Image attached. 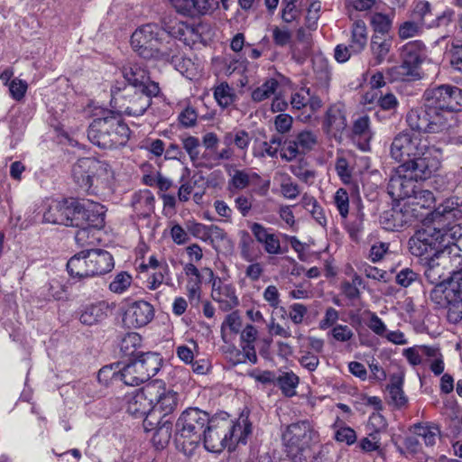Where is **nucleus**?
Wrapping results in <instances>:
<instances>
[{
	"label": "nucleus",
	"instance_id": "f257e3e1",
	"mask_svg": "<svg viewBox=\"0 0 462 462\" xmlns=\"http://www.w3.org/2000/svg\"><path fill=\"white\" fill-rule=\"evenodd\" d=\"M208 422L201 443L212 453H219L226 448L231 449L239 443L245 444L252 432V425L247 419H243L242 423L234 422L225 411L211 415Z\"/></svg>",
	"mask_w": 462,
	"mask_h": 462
},
{
	"label": "nucleus",
	"instance_id": "f03ea898",
	"mask_svg": "<svg viewBox=\"0 0 462 462\" xmlns=\"http://www.w3.org/2000/svg\"><path fill=\"white\" fill-rule=\"evenodd\" d=\"M88 128V138L91 143L104 150L124 146L130 137V128L120 113L102 109Z\"/></svg>",
	"mask_w": 462,
	"mask_h": 462
},
{
	"label": "nucleus",
	"instance_id": "7ed1b4c3",
	"mask_svg": "<svg viewBox=\"0 0 462 462\" xmlns=\"http://www.w3.org/2000/svg\"><path fill=\"white\" fill-rule=\"evenodd\" d=\"M210 417V413L198 407H189L180 414L175 423L174 440L185 455L191 456L201 444Z\"/></svg>",
	"mask_w": 462,
	"mask_h": 462
},
{
	"label": "nucleus",
	"instance_id": "20e7f679",
	"mask_svg": "<svg viewBox=\"0 0 462 462\" xmlns=\"http://www.w3.org/2000/svg\"><path fill=\"white\" fill-rule=\"evenodd\" d=\"M411 201L405 203V206L411 207L416 215L414 219L419 221L428 220L429 222H440L443 218L448 219L462 217V200L457 197L446 199L438 207H435L436 198L429 189L416 188L411 197Z\"/></svg>",
	"mask_w": 462,
	"mask_h": 462
},
{
	"label": "nucleus",
	"instance_id": "39448f33",
	"mask_svg": "<svg viewBox=\"0 0 462 462\" xmlns=\"http://www.w3.org/2000/svg\"><path fill=\"white\" fill-rule=\"evenodd\" d=\"M165 32L157 23H146L137 28L131 36L133 50L144 60H168L171 55V41L165 42Z\"/></svg>",
	"mask_w": 462,
	"mask_h": 462
},
{
	"label": "nucleus",
	"instance_id": "423d86ee",
	"mask_svg": "<svg viewBox=\"0 0 462 462\" xmlns=\"http://www.w3.org/2000/svg\"><path fill=\"white\" fill-rule=\"evenodd\" d=\"M441 229L437 226H427L418 229L409 239V249L412 255L420 257L421 260L430 258H440L453 261V258L443 241Z\"/></svg>",
	"mask_w": 462,
	"mask_h": 462
},
{
	"label": "nucleus",
	"instance_id": "0eeeda50",
	"mask_svg": "<svg viewBox=\"0 0 462 462\" xmlns=\"http://www.w3.org/2000/svg\"><path fill=\"white\" fill-rule=\"evenodd\" d=\"M162 363L159 353L140 352L122 366L120 380L126 385H140L156 375Z\"/></svg>",
	"mask_w": 462,
	"mask_h": 462
},
{
	"label": "nucleus",
	"instance_id": "6e6552de",
	"mask_svg": "<svg viewBox=\"0 0 462 462\" xmlns=\"http://www.w3.org/2000/svg\"><path fill=\"white\" fill-rule=\"evenodd\" d=\"M122 75L126 82L123 87L117 83L111 88L113 98L116 99L121 92H132L133 89L149 91L151 94H159V84L151 80L147 67L141 62L128 61L121 69Z\"/></svg>",
	"mask_w": 462,
	"mask_h": 462
},
{
	"label": "nucleus",
	"instance_id": "1a4fd4ad",
	"mask_svg": "<svg viewBox=\"0 0 462 462\" xmlns=\"http://www.w3.org/2000/svg\"><path fill=\"white\" fill-rule=\"evenodd\" d=\"M430 299L439 307L447 308V319L450 323L457 324L461 321L462 282L454 278V271L448 284H436L430 292Z\"/></svg>",
	"mask_w": 462,
	"mask_h": 462
},
{
	"label": "nucleus",
	"instance_id": "9d476101",
	"mask_svg": "<svg viewBox=\"0 0 462 462\" xmlns=\"http://www.w3.org/2000/svg\"><path fill=\"white\" fill-rule=\"evenodd\" d=\"M315 434L309 420L290 424L282 434L284 451L291 459H307L310 447Z\"/></svg>",
	"mask_w": 462,
	"mask_h": 462
},
{
	"label": "nucleus",
	"instance_id": "9b49d317",
	"mask_svg": "<svg viewBox=\"0 0 462 462\" xmlns=\"http://www.w3.org/2000/svg\"><path fill=\"white\" fill-rule=\"evenodd\" d=\"M406 122L412 131L419 133H439L451 126L427 97H423L421 106L408 112Z\"/></svg>",
	"mask_w": 462,
	"mask_h": 462
},
{
	"label": "nucleus",
	"instance_id": "f8f14e48",
	"mask_svg": "<svg viewBox=\"0 0 462 462\" xmlns=\"http://www.w3.org/2000/svg\"><path fill=\"white\" fill-rule=\"evenodd\" d=\"M423 97H427L436 110L447 118H453L454 113L462 110V88L455 85L442 84L428 88Z\"/></svg>",
	"mask_w": 462,
	"mask_h": 462
},
{
	"label": "nucleus",
	"instance_id": "ddd939ff",
	"mask_svg": "<svg viewBox=\"0 0 462 462\" xmlns=\"http://www.w3.org/2000/svg\"><path fill=\"white\" fill-rule=\"evenodd\" d=\"M426 48L421 41H411L402 48V63L393 67L388 73L393 80H406L417 77L418 69L425 58Z\"/></svg>",
	"mask_w": 462,
	"mask_h": 462
},
{
	"label": "nucleus",
	"instance_id": "4468645a",
	"mask_svg": "<svg viewBox=\"0 0 462 462\" xmlns=\"http://www.w3.org/2000/svg\"><path fill=\"white\" fill-rule=\"evenodd\" d=\"M437 152L438 151L428 143L420 152V154L409 159L403 164H400L397 173L407 172L409 177L415 179V181L426 180L431 178L440 167V161L436 155Z\"/></svg>",
	"mask_w": 462,
	"mask_h": 462
},
{
	"label": "nucleus",
	"instance_id": "2eb2a0df",
	"mask_svg": "<svg viewBox=\"0 0 462 462\" xmlns=\"http://www.w3.org/2000/svg\"><path fill=\"white\" fill-rule=\"evenodd\" d=\"M150 383L137 390L127 402L126 411L135 419H143V426L145 431H152L157 424L156 415L153 411L152 397Z\"/></svg>",
	"mask_w": 462,
	"mask_h": 462
},
{
	"label": "nucleus",
	"instance_id": "dca6fc26",
	"mask_svg": "<svg viewBox=\"0 0 462 462\" xmlns=\"http://www.w3.org/2000/svg\"><path fill=\"white\" fill-rule=\"evenodd\" d=\"M428 144L426 139L419 134L404 130L396 134L390 148L391 157L403 164L409 159L420 154V152Z\"/></svg>",
	"mask_w": 462,
	"mask_h": 462
},
{
	"label": "nucleus",
	"instance_id": "f3484780",
	"mask_svg": "<svg viewBox=\"0 0 462 462\" xmlns=\"http://www.w3.org/2000/svg\"><path fill=\"white\" fill-rule=\"evenodd\" d=\"M150 383L152 397L153 411L159 417H166L171 414L178 407L179 393L165 385L161 380H154Z\"/></svg>",
	"mask_w": 462,
	"mask_h": 462
},
{
	"label": "nucleus",
	"instance_id": "a211bd4d",
	"mask_svg": "<svg viewBox=\"0 0 462 462\" xmlns=\"http://www.w3.org/2000/svg\"><path fill=\"white\" fill-rule=\"evenodd\" d=\"M162 32H164L165 42H171V48L175 45L173 39H177L180 42H183L186 45H190L195 43L200 37L198 29L190 23L187 22L180 21L176 18L163 19L162 24L161 26ZM171 55L173 54V49H171Z\"/></svg>",
	"mask_w": 462,
	"mask_h": 462
},
{
	"label": "nucleus",
	"instance_id": "6ab92c4d",
	"mask_svg": "<svg viewBox=\"0 0 462 462\" xmlns=\"http://www.w3.org/2000/svg\"><path fill=\"white\" fill-rule=\"evenodd\" d=\"M91 174L90 195L103 196L111 192L115 174L107 162L92 158Z\"/></svg>",
	"mask_w": 462,
	"mask_h": 462
},
{
	"label": "nucleus",
	"instance_id": "aec40b11",
	"mask_svg": "<svg viewBox=\"0 0 462 462\" xmlns=\"http://www.w3.org/2000/svg\"><path fill=\"white\" fill-rule=\"evenodd\" d=\"M409 206H393L392 208L383 211L379 218L381 226L386 231L396 232L402 230L406 226H411L413 222L414 212Z\"/></svg>",
	"mask_w": 462,
	"mask_h": 462
},
{
	"label": "nucleus",
	"instance_id": "412c9836",
	"mask_svg": "<svg viewBox=\"0 0 462 462\" xmlns=\"http://www.w3.org/2000/svg\"><path fill=\"white\" fill-rule=\"evenodd\" d=\"M460 218L450 217L448 219L443 218L442 221L437 222L441 229L444 242L453 258V261L457 262V268L462 264V255L459 254L460 248L456 244L457 239L462 238V222H458Z\"/></svg>",
	"mask_w": 462,
	"mask_h": 462
},
{
	"label": "nucleus",
	"instance_id": "4be33fe9",
	"mask_svg": "<svg viewBox=\"0 0 462 462\" xmlns=\"http://www.w3.org/2000/svg\"><path fill=\"white\" fill-rule=\"evenodd\" d=\"M154 317V309L146 300H136L125 310L123 321L129 328H142L150 323Z\"/></svg>",
	"mask_w": 462,
	"mask_h": 462
},
{
	"label": "nucleus",
	"instance_id": "5701e85b",
	"mask_svg": "<svg viewBox=\"0 0 462 462\" xmlns=\"http://www.w3.org/2000/svg\"><path fill=\"white\" fill-rule=\"evenodd\" d=\"M159 94H151L149 91L133 89L132 92H121L117 97L128 98V105H124V112L129 116H141L152 105V97Z\"/></svg>",
	"mask_w": 462,
	"mask_h": 462
},
{
	"label": "nucleus",
	"instance_id": "b1692460",
	"mask_svg": "<svg viewBox=\"0 0 462 462\" xmlns=\"http://www.w3.org/2000/svg\"><path fill=\"white\" fill-rule=\"evenodd\" d=\"M179 14L199 16L210 14L219 6L218 0H170Z\"/></svg>",
	"mask_w": 462,
	"mask_h": 462
},
{
	"label": "nucleus",
	"instance_id": "393cba45",
	"mask_svg": "<svg viewBox=\"0 0 462 462\" xmlns=\"http://www.w3.org/2000/svg\"><path fill=\"white\" fill-rule=\"evenodd\" d=\"M415 179L409 177V173L402 172L390 179L387 184V192L393 199H411L418 187Z\"/></svg>",
	"mask_w": 462,
	"mask_h": 462
},
{
	"label": "nucleus",
	"instance_id": "a878e982",
	"mask_svg": "<svg viewBox=\"0 0 462 462\" xmlns=\"http://www.w3.org/2000/svg\"><path fill=\"white\" fill-rule=\"evenodd\" d=\"M86 254L91 277L104 275L112 271L115 266L113 255L104 249H88Z\"/></svg>",
	"mask_w": 462,
	"mask_h": 462
},
{
	"label": "nucleus",
	"instance_id": "bb28decb",
	"mask_svg": "<svg viewBox=\"0 0 462 462\" xmlns=\"http://www.w3.org/2000/svg\"><path fill=\"white\" fill-rule=\"evenodd\" d=\"M79 226L101 229L105 225V207L89 199H82Z\"/></svg>",
	"mask_w": 462,
	"mask_h": 462
},
{
	"label": "nucleus",
	"instance_id": "cd10ccee",
	"mask_svg": "<svg viewBox=\"0 0 462 462\" xmlns=\"http://www.w3.org/2000/svg\"><path fill=\"white\" fill-rule=\"evenodd\" d=\"M92 158L84 157L77 161L72 167V178L77 186L89 194L92 179Z\"/></svg>",
	"mask_w": 462,
	"mask_h": 462
},
{
	"label": "nucleus",
	"instance_id": "c85d7f7f",
	"mask_svg": "<svg viewBox=\"0 0 462 462\" xmlns=\"http://www.w3.org/2000/svg\"><path fill=\"white\" fill-rule=\"evenodd\" d=\"M108 312L109 305L105 300L87 304L81 310L79 320L87 326L96 325L105 320Z\"/></svg>",
	"mask_w": 462,
	"mask_h": 462
},
{
	"label": "nucleus",
	"instance_id": "c756f323",
	"mask_svg": "<svg viewBox=\"0 0 462 462\" xmlns=\"http://www.w3.org/2000/svg\"><path fill=\"white\" fill-rule=\"evenodd\" d=\"M66 266L69 275L73 279L81 281L86 278H91L90 272H88L89 265L86 250H82L71 256Z\"/></svg>",
	"mask_w": 462,
	"mask_h": 462
},
{
	"label": "nucleus",
	"instance_id": "7c9ffc66",
	"mask_svg": "<svg viewBox=\"0 0 462 462\" xmlns=\"http://www.w3.org/2000/svg\"><path fill=\"white\" fill-rule=\"evenodd\" d=\"M404 374L402 372L394 373L390 375V383L386 390L390 395L391 402L396 408H402L408 402V398L403 392Z\"/></svg>",
	"mask_w": 462,
	"mask_h": 462
},
{
	"label": "nucleus",
	"instance_id": "2f4dec72",
	"mask_svg": "<svg viewBox=\"0 0 462 462\" xmlns=\"http://www.w3.org/2000/svg\"><path fill=\"white\" fill-rule=\"evenodd\" d=\"M425 266L424 276L430 284H441L445 283L448 277L445 275L444 268L441 264L445 263L440 258H430L427 257L425 260H421Z\"/></svg>",
	"mask_w": 462,
	"mask_h": 462
},
{
	"label": "nucleus",
	"instance_id": "473e14b6",
	"mask_svg": "<svg viewBox=\"0 0 462 462\" xmlns=\"http://www.w3.org/2000/svg\"><path fill=\"white\" fill-rule=\"evenodd\" d=\"M392 43L393 40L391 37H383L378 34L372 36L370 49L375 60V65H379L386 60L392 48Z\"/></svg>",
	"mask_w": 462,
	"mask_h": 462
},
{
	"label": "nucleus",
	"instance_id": "72a5a7b5",
	"mask_svg": "<svg viewBox=\"0 0 462 462\" xmlns=\"http://www.w3.org/2000/svg\"><path fill=\"white\" fill-rule=\"evenodd\" d=\"M64 226H79L80 214L82 208V199L73 198L64 199Z\"/></svg>",
	"mask_w": 462,
	"mask_h": 462
},
{
	"label": "nucleus",
	"instance_id": "f704fd0d",
	"mask_svg": "<svg viewBox=\"0 0 462 462\" xmlns=\"http://www.w3.org/2000/svg\"><path fill=\"white\" fill-rule=\"evenodd\" d=\"M157 424L154 425L152 430H155L153 434V442L155 445L162 448L165 447L171 438L172 434V422L170 420H165L164 417H159L156 415Z\"/></svg>",
	"mask_w": 462,
	"mask_h": 462
},
{
	"label": "nucleus",
	"instance_id": "c9c22d12",
	"mask_svg": "<svg viewBox=\"0 0 462 462\" xmlns=\"http://www.w3.org/2000/svg\"><path fill=\"white\" fill-rule=\"evenodd\" d=\"M300 383V378L292 371L282 372L276 377L275 384L280 388L282 394L286 397L296 395V388Z\"/></svg>",
	"mask_w": 462,
	"mask_h": 462
},
{
	"label": "nucleus",
	"instance_id": "e433bc0d",
	"mask_svg": "<svg viewBox=\"0 0 462 462\" xmlns=\"http://www.w3.org/2000/svg\"><path fill=\"white\" fill-rule=\"evenodd\" d=\"M64 199L52 201L43 214V220L47 223L64 226Z\"/></svg>",
	"mask_w": 462,
	"mask_h": 462
},
{
	"label": "nucleus",
	"instance_id": "4c0bfd02",
	"mask_svg": "<svg viewBox=\"0 0 462 462\" xmlns=\"http://www.w3.org/2000/svg\"><path fill=\"white\" fill-rule=\"evenodd\" d=\"M141 345V337L136 333H128L121 341L120 350L124 356L132 359L141 351L137 346Z\"/></svg>",
	"mask_w": 462,
	"mask_h": 462
},
{
	"label": "nucleus",
	"instance_id": "58836bf2",
	"mask_svg": "<svg viewBox=\"0 0 462 462\" xmlns=\"http://www.w3.org/2000/svg\"><path fill=\"white\" fill-rule=\"evenodd\" d=\"M279 86L278 81L273 79H268L260 87L252 91L251 97L254 102H262L269 98L276 91Z\"/></svg>",
	"mask_w": 462,
	"mask_h": 462
},
{
	"label": "nucleus",
	"instance_id": "ea45409f",
	"mask_svg": "<svg viewBox=\"0 0 462 462\" xmlns=\"http://www.w3.org/2000/svg\"><path fill=\"white\" fill-rule=\"evenodd\" d=\"M180 141L182 147L186 153L189 155V158L192 164L196 166L197 162L199 159V148H200V141L198 137L192 135H181Z\"/></svg>",
	"mask_w": 462,
	"mask_h": 462
},
{
	"label": "nucleus",
	"instance_id": "a19ab883",
	"mask_svg": "<svg viewBox=\"0 0 462 462\" xmlns=\"http://www.w3.org/2000/svg\"><path fill=\"white\" fill-rule=\"evenodd\" d=\"M371 25L374 29V33L383 37H390L388 35L391 27H392V20L388 15L376 13L371 17Z\"/></svg>",
	"mask_w": 462,
	"mask_h": 462
},
{
	"label": "nucleus",
	"instance_id": "79ce46f5",
	"mask_svg": "<svg viewBox=\"0 0 462 462\" xmlns=\"http://www.w3.org/2000/svg\"><path fill=\"white\" fill-rule=\"evenodd\" d=\"M413 432L417 437H421L426 446H433L439 435V429L435 426H424L420 423L413 426Z\"/></svg>",
	"mask_w": 462,
	"mask_h": 462
},
{
	"label": "nucleus",
	"instance_id": "37998d69",
	"mask_svg": "<svg viewBox=\"0 0 462 462\" xmlns=\"http://www.w3.org/2000/svg\"><path fill=\"white\" fill-rule=\"evenodd\" d=\"M412 16L420 25L428 28V23L433 16L430 4L428 1H419L413 9Z\"/></svg>",
	"mask_w": 462,
	"mask_h": 462
},
{
	"label": "nucleus",
	"instance_id": "c03bdc74",
	"mask_svg": "<svg viewBox=\"0 0 462 462\" xmlns=\"http://www.w3.org/2000/svg\"><path fill=\"white\" fill-rule=\"evenodd\" d=\"M119 366L120 363H115L103 366L97 373L98 382L107 385L110 381L120 380L122 367Z\"/></svg>",
	"mask_w": 462,
	"mask_h": 462
},
{
	"label": "nucleus",
	"instance_id": "a18cd8bd",
	"mask_svg": "<svg viewBox=\"0 0 462 462\" xmlns=\"http://www.w3.org/2000/svg\"><path fill=\"white\" fill-rule=\"evenodd\" d=\"M214 97L223 108L229 106L234 101V94L227 83H221L215 88Z\"/></svg>",
	"mask_w": 462,
	"mask_h": 462
},
{
	"label": "nucleus",
	"instance_id": "49530a36",
	"mask_svg": "<svg viewBox=\"0 0 462 462\" xmlns=\"http://www.w3.org/2000/svg\"><path fill=\"white\" fill-rule=\"evenodd\" d=\"M350 41L355 42L358 48H365L367 43V32L364 21L358 20L353 23Z\"/></svg>",
	"mask_w": 462,
	"mask_h": 462
},
{
	"label": "nucleus",
	"instance_id": "de8ad7c7",
	"mask_svg": "<svg viewBox=\"0 0 462 462\" xmlns=\"http://www.w3.org/2000/svg\"><path fill=\"white\" fill-rule=\"evenodd\" d=\"M455 19V11L447 7L439 14H436L434 17L428 23V28L448 27Z\"/></svg>",
	"mask_w": 462,
	"mask_h": 462
},
{
	"label": "nucleus",
	"instance_id": "09e8293b",
	"mask_svg": "<svg viewBox=\"0 0 462 462\" xmlns=\"http://www.w3.org/2000/svg\"><path fill=\"white\" fill-rule=\"evenodd\" d=\"M451 67L462 72V42L456 40L453 41L447 51Z\"/></svg>",
	"mask_w": 462,
	"mask_h": 462
},
{
	"label": "nucleus",
	"instance_id": "8fccbe9b",
	"mask_svg": "<svg viewBox=\"0 0 462 462\" xmlns=\"http://www.w3.org/2000/svg\"><path fill=\"white\" fill-rule=\"evenodd\" d=\"M132 282V276L126 272H121L116 275L109 284V290L115 293L121 294L125 291Z\"/></svg>",
	"mask_w": 462,
	"mask_h": 462
},
{
	"label": "nucleus",
	"instance_id": "3c124183",
	"mask_svg": "<svg viewBox=\"0 0 462 462\" xmlns=\"http://www.w3.org/2000/svg\"><path fill=\"white\" fill-rule=\"evenodd\" d=\"M324 124L337 131H342L346 125L345 116L340 111L332 109L327 112Z\"/></svg>",
	"mask_w": 462,
	"mask_h": 462
},
{
	"label": "nucleus",
	"instance_id": "603ef678",
	"mask_svg": "<svg viewBox=\"0 0 462 462\" xmlns=\"http://www.w3.org/2000/svg\"><path fill=\"white\" fill-rule=\"evenodd\" d=\"M334 203L342 218H346L349 213V197L347 191L340 188L334 196Z\"/></svg>",
	"mask_w": 462,
	"mask_h": 462
},
{
	"label": "nucleus",
	"instance_id": "864d4df0",
	"mask_svg": "<svg viewBox=\"0 0 462 462\" xmlns=\"http://www.w3.org/2000/svg\"><path fill=\"white\" fill-rule=\"evenodd\" d=\"M380 436L377 432H370L368 437L363 438L358 443V447L365 453L373 451H381Z\"/></svg>",
	"mask_w": 462,
	"mask_h": 462
},
{
	"label": "nucleus",
	"instance_id": "5fc2aeb1",
	"mask_svg": "<svg viewBox=\"0 0 462 462\" xmlns=\"http://www.w3.org/2000/svg\"><path fill=\"white\" fill-rule=\"evenodd\" d=\"M423 25L417 21H406L399 27V37L401 39H408L420 34L422 31Z\"/></svg>",
	"mask_w": 462,
	"mask_h": 462
},
{
	"label": "nucleus",
	"instance_id": "6e6d98bb",
	"mask_svg": "<svg viewBox=\"0 0 462 462\" xmlns=\"http://www.w3.org/2000/svg\"><path fill=\"white\" fill-rule=\"evenodd\" d=\"M296 143L303 152L310 151L316 145L317 135L311 131H301L295 138Z\"/></svg>",
	"mask_w": 462,
	"mask_h": 462
},
{
	"label": "nucleus",
	"instance_id": "4d7b16f0",
	"mask_svg": "<svg viewBox=\"0 0 462 462\" xmlns=\"http://www.w3.org/2000/svg\"><path fill=\"white\" fill-rule=\"evenodd\" d=\"M356 431L348 426L340 427L335 431V439L338 442H345L348 446L356 443Z\"/></svg>",
	"mask_w": 462,
	"mask_h": 462
},
{
	"label": "nucleus",
	"instance_id": "13d9d810",
	"mask_svg": "<svg viewBox=\"0 0 462 462\" xmlns=\"http://www.w3.org/2000/svg\"><path fill=\"white\" fill-rule=\"evenodd\" d=\"M292 34L287 28L274 26L273 29V40L276 46L284 47L291 41Z\"/></svg>",
	"mask_w": 462,
	"mask_h": 462
},
{
	"label": "nucleus",
	"instance_id": "bf43d9fd",
	"mask_svg": "<svg viewBox=\"0 0 462 462\" xmlns=\"http://www.w3.org/2000/svg\"><path fill=\"white\" fill-rule=\"evenodd\" d=\"M27 88L28 85L24 80L18 79L11 80L9 84L11 97L16 101L22 100L26 93Z\"/></svg>",
	"mask_w": 462,
	"mask_h": 462
},
{
	"label": "nucleus",
	"instance_id": "052dcab7",
	"mask_svg": "<svg viewBox=\"0 0 462 462\" xmlns=\"http://www.w3.org/2000/svg\"><path fill=\"white\" fill-rule=\"evenodd\" d=\"M222 297L224 298L225 306L222 308L226 310H231L239 304V300L236 296L235 289L230 285H225L220 288Z\"/></svg>",
	"mask_w": 462,
	"mask_h": 462
},
{
	"label": "nucleus",
	"instance_id": "680f3d73",
	"mask_svg": "<svg viewBox=\"0 0 462 462\" xmlns=\"http://www.w3.org/2000/svg\"><path fill=\"white\" fill-rule=\"evenodd\" d=\"M336 171L343 183L348 184L351 182L352 174L348 168V162L346 158L339 157L337 159L335 165Z\"/></svg>",
	"mask_w": 462,
	"mask_h": 462
},
{
	"label": "nucleus",
	"instance_id": "e2e57ef3",
	"mask_svg": "<svg viewBox=\"0 0 462 462\" xmlns=\"http://www.w3.org/2000/svg\"><path fill=\"white\" fill-rule=\"evenodd\" d=\"M313 69L318 79L321 83L327 84L329 81L331 73L327 61L323 60H315Z\"/></svg>",
	"mask_w": 462,
	"mask_h": 462
},
{
	"label": "nucleus",
	"instance_id": "0e129e2a",
	"mask_svg": "<svg viewBox=\"0 0 462 462\" xmlns=\"http://www.w3.org/2000/svg\"><path fill=\"white\" fill-rule=\"evenodd\" d=\"M79 228L75 234V241L79 246H85L87 245H90L93 242L90 241V238L93 237L91 233L95 229L90 226H76Z\"/></svg>",
	"mask_w": 462,
	"mask_h": 462
},
{
	"label": "nucleus",
	"instance_id": "69168bd1",
	"mask_svg": "<svg viewBox=\"0 0 462 462\" xmlns=\"http://www.w3.org/2000/svg\"><path fill=\"white\" fill-rule=\"evenodd\" d=\"M331 334L333 337L338 342L349 341L354 336L353 331L351 328H349L348 326L340 324L336 325L332 328Z\"/></svg>",
	"mask_w": 462,
	"mask_h": 462
},
{
	"label": "nucleus",
	"instance_id": "338daca9",
	"mask_svg": "<svg viewBox=\"0 0 462 462\" xmlns=\"http://www.w3.org/2000/svg\"><path fill=\"white\" fill-rule=\"evenodd\" d=\"M418 278V274L410 268L401 270L396 275V282L402 286L408 287Z\"/></svg>",
	"mask_w": 462,
	"mask_h": 462
},
{
	"label": "nucleus",
	"instance_id": "774afa93",
	"mask_svg": "<svg viewBox=\"0 0 462 462\" xmlns=\"http://www.w3.org/2000/svg\"><path fill=\"white\" fill-rule=\"evenodd\" d=\"M198 118V114L196 110L192 107H186L180 115H179V122L184 127H191L196 125Z\"/></svg>",
	"mask_w": 462,
	"mask_h": 462
}]
</instances>
